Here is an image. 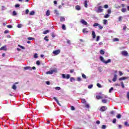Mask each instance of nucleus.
<instances>
[{
  "label": "nucleus",
  "instance_id": "obj_1",
  "mask_svg": "<svg viewBox=\"0 0 129 129\" xmlns=\"http://www.w3.org/2000/svg\"><path fill=\"white\" fill-rule=\"evenodd\" d=\"M100 60L103 62V63H105V64H107V63H110V62H111V59H108L107 61H105L102 56H100Z\"/></svg>",
  "mask_w": 129,
  "mask_h": 129
},
{
  "label": "nucleus",
  "instance_id": "obj_2",
  "mask_svg": "<svg viewBox=\"0 0 129 129\" xmlns=\"http://www.w3.org/2000/svg\"><path fill=\"white\" fill-rule=\"evenodd\" d=\"M57 69H55L54 70H52L51 71H49L46 72V74H53V73H57Z\"/></svg>",
  "mask_w": 129,
  "mask_h": 129
},
{
  "label": "nucleus",
  "instance_id": "obj_3",
  "mask_svg": "<svg viewBox=\"0 0 129 129\" xmlns=\"http://www.w3.org/2000/svg\"><path fill=\"white\" fill-rule=\"evenodd\" d=\"M102 12H103L102 7L99 6L97 8V10H96V12L98 13V14H99V13H102Z\"/></svg>",
  "mask_w": 129,
  "mask_h": 129
},
{
  "label": "nucleus",
  "instance_id": "obj_4",
  "mask_svg": "<svg viewBox=\"0 0 129 129\" xmlns=\"http://www.w3.org/2000/svg\"><path fill=\"white\" fill-rule=\"evenodd\" d=\"M121 54L122 56H125V57H127V56H128V52L126 50H123L121 52Z\"/></svg>",
  "mask_w": 129,
  "mask_h": 129
},
{
  "label": "nucleus",
  "instance_id": "obj_5",
  "mask_svg": "<svg viewBox=\"0 0 129 129\" xmlns=\"http://www.w3.org/2000/svg\"><path fill=\"white\" fill-rule=\"evenodd\" d=\"M61 76L63 79H69L70 78V74H67V76L65 75V74H63L61 75Z\"/></svg>",
  "mask_w": 129,
  "mask_h": 129
},
{
  "label": "nucleus",
  "instance_id": "obj_6",
  "mask_svg": "<svg viewBox=\"0 0 129 129\" xmlns=\"http://www.w3.org/2000/svg\"><path fill=\"white\" fill-rule=\"evenodd\" d=\"M107 109V108L105 107V106H103L100 108L99 110L100 111L103 112L104 111H105V110H106Z\"/></svg>",
  "mask_w": 129,
  "mask_h": 129
},
{
  "label": "nucleus",
  "instance_id": "obj_7",
  "mask_svg": "<svg viewBox=\"0 0 129 129\" xmlns=\"http://www.w3.org/2000/svg\"><path fill=\"white\" fill-rule=\"evenodd\" d=\"M60 49H57L56 50H54L52 52L53 54H54V55H59V54H60Z\"/></svg>",
  "mask_w": 129,
  "mask_h": 129
},
{
  "label": "nucleus",
  "instance_id": "obj_8",
  "mask_svg": "<svg viewBox=\"0 0 129 129\" xmlns=\"http://www.w3.org/2000/svg\"><path fill=\"white\" fill-rule=\"evenodd\" d=\"M0 50L1 51L3 50V51H7V50H8V48H7V46H4L0 48Z\"/></svg>",
  "mask_w": 129,
  "mask_h": 129
},
{
  "label": "nucleus",
  "instance_id": "obj_9",
  "mask_svg": "<svg viewBox=\"0 0 129 129\" xmlns=\"http://www.w3.org/2000/svg\"><path fill=\"white\" fill-rule=\"evenodd\" d=\"M81 23H82V24H83V25H85V26L87 25L88 24L85 20H84L83 19L81 20Z\"/></svg>",
  "mask_w": 129,
  "mask_h": 129
},
{
  "label": "nucleus",
  "instance_id": "obj_10",
  "mask_svg": "<svg viewBox=\"0 0 129 129\" xmlns=\"http://www.w3.org/2000/svg\"><path fill=\"white\" fill-rule=\"evenodd\" d=\"M128 78L127 77H123L119 78L118 80L119 81H121L122 80H125V79H128Z\"/></svg>",
  "mask_w": 129,
  "mask_h": 129
},
{
  "label": "nucleus",
  "instance_id": "obj_11",
  "mask_svg": "<svg viewBox=\"0 0 129 129\" xmlns=\"http://www.w3.org/2000/svg\"><path fill=\"white\" fill-rule=\"evenodd\" d=\"M116 79H117V75H114L112 81H113V82H115V81H116Z\"/></svg>",
  "mask_w": 129,
  "mask_h": 129
},
{
  "label": "nucleus",
  "instance_id": "obj_12",
  "mask_svg": "<svg viewBox=\"0 0 129 129\" xmlns=\"http://www.w3.org/2000/svg\"><path fill=\"white\" fill-rule=\"evenodd\" d=\"M24 70H32V67H25L24 68Z\"/></svg>",
  "mask_w": 129,
  "mask_h": 129
},
{
  "label": "nucleus",
  "instance_id": "obj_13",
  "mask_svg": "<svg viewBox=\"0 0 129 129\" xmlns=\"http://www.w3.org/2000/svg\"><path fill=\"white\" fill-rule=\"evenodd\" d=\"M92 36L93 39H95V37H96V35L95 34V32L92 31Z\"/></svg>",
  "mask_w": 129,
  "mask_h": 129
},
{
  "label": "nucleus",
  "instance_id": "obj_14",
  "mask_svg": "<svg viewBox=\"0 0 129 129\" xmlns=\"http://www.w3.org/2000/svg\"><path fill=\"white\" fill-rule=\"evenodd\" d=\"M75 9L76 10H77V11H80L81 10V8L80 7V6H79V5H77L75 7Z\"/></svg>",
  "mask_w": 129,
  "mask_h": 129
},
{
  "label": "nucleus",
  "instance_id": "obj_15",
  "mask_svg": "<svg viewBox=\"0 0 129 129\" xmlns=\"http://www.w3.org/2000/svg\"><path fill=\"white\" fill-rule=\"evenodd\" d=\"M53 99L55 100V101H56V103H57L58 105H61L60 104V103H59V101L58 100V99H57V98H56L55 97H54Z\"/></svg>",
  "mask_w": 129,
  "mask_h": 129
},
{
  "label": "nucleus",
  "instance_id": "obj_16",
  "mask_svg": "<svg viewBox=\"0 0 129 129\" xmlns=\"http://www.w3.org/2000/svg\"><path fill=\"white\" fill-rule=\"evenodd\" d=\"M70 81L71 82H73V81H75V78H74V77L70 78Z\"/></svg>",
  "mask_w": 129,
  "mask_h": 129
},
{
  "label": "nucleus",
  "instance_id": "obj_17",
  "mask_svg": "<svg viewBox=\"0 0 129 129\" xmlns=\"http://www.w3.org/2000/svg\"><path fill=\"white\" fill-rule=\"evenodd\" d=\"M96 98H97V99H102V98H103V97L102 96L97 95V96H96Z\"/></svg>",
  "mask_w": 129,
  "mask_h": 129
},
{
  "label": "nucleus",
  "instance_id": "obj_18",
  "mask_svg": "<svg viewBox=\"0 0 129 129\" xmlns=\"http://www.w3.org/2000/svg\"><path fill=\"white\" fill-rule=\"evenodd\" d=\"M83 33L84 34H85V33H86V34H87V33H88V31L86 30V28H84L83 29Z\"/></svg>",
  "mask_w": 129,
  "mask_h": 129
},
{
  "label": "nucleus",
  "instance_id": "obj_19",
  "mask_svg": "<svg viewBox=\"0 0 129 129\" xmlns=\"http://www.w3.org/2000/svg\"><path fill=\"white\" fill-rule=\"evenodd\" d=\"M105 53V52H104V51L102 49H101L100 51V54H101V55H104V53Z\"/></svg>",
  "mask_w": 129,
  "mask_h": 129
},
{
  "label": "nucleus",
  "instance_id": "obj_20",
  "mask_svg": "<svg viewBox=\"0 0 129 129\" xmlns=\"http://www.w3.org/2000/svg\"><path fill=\"white\" fill-rule=\"evenodd\" d=\"M88 5H87V1H84V6H85V8H87L88 7Z\"/></svg>",
  "mask_w": 129,
  "mask_h": 129
},
{
  "label": "nucleus",
  "instance_id": "obj_21",
  "mask_svg": "<svg viewBox=\"0 0 129 129\" xmlns=\"http://www.w3.org/2000/svg\"><path fill=\"white\" fill-rule=\"evenodd\" d=\"M12 89L14 90H17V86H16V85H13L12 86Z\"/></svg>",
  "mask_w": 129,
  "mask_h": 129
},
{
  "label": "nucleus",
  "instance_id": "obj_22",
  "mask_svg": "<svg viewBox=\"0 0 129 129\" xmlns=\"http://www.w3.org/2000/svg\"><path fill=\"white\" fill-rule=\"evenodd\" d=\"M46 15L47 17L50 16V10H47Z\"/></svg>",
  "mask_w": 129,
  "mask_h": 129
},
{
  "label": "nucleus",
  "instance_id": "obj_23",
  "mask_svg": "<svg viewBox=\"0 0 129 129\" xmlns=\"http://www.w3.org/2000/svg\"><path fill=\"white\" fill-rule=\"evenodd\" d=\"M110 15L109 14H106L105 16H104V18L105 19H107L108 18H109Z\"/></svg>",
  "mask_w": 129,
  "mask_h": 129
},
{
  "label": "nucleus",
  "instance_id": "obj_24",
  "mask_svg": "<svg viewBox=\"0 0 129 129\" xmlns=\"http://www.w3.org/2000/svg\"><path fill=\"white\" fill-rule=\"evenodd\" d=\"M29 15L30 16H34V15H35V12L34 11H31L30 13H29Z\"/></svg>",
  "mask_w": 129,
  "mask_h": 129
},
{
  "label": "nucleus",
  "instance_id": "obj_25",
  "mask_svg": "<svg viewBox=\"0 0 129 129\" xmlns=\"http://www.w3.org/2000/svg\"><path fill=\"white\" fill-rule=\"evenodd\" d=\"M103 24L104 25H106L107 24V20L106 19L103 20Z\"/></svg>",
  "mask_w": 129,
  "mask_h": 129
},
{
  "label": "nucleus",
  "instance_id": "obj_26",
  "mask_svg": "<svg viewBox=\"0 0 129 129\" xmlns=\"http://www.w3.org/2000/svg\"><path fill=\"white\" fill-rule=\"evenodd\" d=\"M117 118H121V114H118L116 116Z\"/></svg>",
  "mask_w": 129,
  "mask_h": 129
},
{
  "label": "nucleus",
  "instance_id": "obj_27",
  "mask_svg": "<svg viewBox=\"0 0 129 129\" xmlns=\"http://www.w3.org/2000/svg\"><path fill=\"white\" fill-rule=\"evenodd\" d=\"M98 26H99V24L97 23H95L93 24V27H98Z\"/></svg>",
  "mask_w": 129,
  "mask_h": 129
},
{
  "label": "nucleus",
  "instance_id": "obj_28",
  "mask_svg": "<svg viewBox=\"0 0 129 129\" xmlns=\"http://www.w3.org/2000/svg\"><path fill=\"white\" fill-rule=\"evenodd\" d=\"M98 27L99 29H100V30H102L103 29V26H102L101 25H100V24H99V25H98Z\"/></svg>",
  "mask_w": 129,
  "mask_h": 129
},
{
  "label": "nucleus",
  "instance_id": "obj_29",
  "mask_svg": "<svg viewBox=\"0 0 129 129\" xmlns=\"http://www.w3.org/2000/svg\"><path fill=\"white\" fill-rule=\"evenodd\" d=\"M81 100L82 103H86V100L85 99H82Z\"/></svg>",
  "mask_w": 129,
  "mask_h": 129
},
{
  "label": "nucleus",
  "instance_id": "obj_30",
  "mask_svg": "<svg viewBox=\"0 0 129 129\" xmlns=\"http://www.w3.org/2000/svg\"><path fill=\"white\" fill-rule=\"evenodd\" d=\"M49 32H50V31L49 30H45L43 32V34L44 35H46V34H48V33H49Z\"/></svg>",
  "mask_w": 129,
  "mask_h": 129
},
{
  "label": "nucleus",
  "instance_id": "obj_31",
  "mask_svg": "<svg viewBox=\"0 0 129 129\" xmlns=\"http://www.w3.org/2000/svg\"><path fill=\"white\" fill-rule=\"evenodd\" d=\"M121 11L122 13H125V12H126V9L124 8H122Z\"/></svg>",
  "mask_w": 129,
  "mask_h": 129
},
{
  "label": "nucleus",
  "instance_id": "obj_32",
  "mask_svg": "<svg viewBox=\"0 0 129 129\" xmlns=\"http://www.w3.org/2000/svg\"><path fill=\"white\" fill-rule=\"evenodd\" d=\"M65 21V18L64 17H60V22H64Z\"/></svg>",
  "mask_w": 129,
  "mask_h": 129
},
{
  "label": "nucleus",
  "instance_id": "obj_33",
  "mask_svg": "<svg viewBox=\"0 0 129 129\" xmlns=\"http://www.w3.org/2000/svg\"><path fill=\"white\" fill-rule=\"evenodd\" d=\"M122 20V17L119 16V17H118V21H119V22H121Z\"/></svg>",
  "mask_w": 129,
  "mask_h": 129
},
{
  "label": "nucleus",
  "instance_id": "obj_34",
  "mask_svg": "<svg viewBox=\"0 0 129 129\" xmlns=\"http://www.w3.org/2000/svg\"><path fill=\"white\" fill-rule=\"evenodd\" d=\"M62 29L64 30H66V26H65V25L64 24H63L62 25Z\"/></svg>",
  "mask_w": 129,
  "mask_h": 129
},
{
  "label": "nucleus",
  "instance_id": "obj_35",
  "mask_svg": "<svg viewBox=\"0 0 129 129\" xmlns=\"http://www.w3.org/2000/svg\"><path fill=\"white\" fill-rule=\"evenodd\" d=\"M107 13L109 15V14H111V9H109L107 10Z\"/></svg>",
  "mask_w": 129,
  "mask_h": 129
},
{
  "label": "nucleus",
  "instance_id": "obj_36",
  "mask_svg": "<svg viewBox=\"0 0 129 129\" xmlns=\"http://www.w3.org/2000/svg\"><path fill=\"white\" fill-rule=\"evenodd\" d=\"M102 102H103V103H106V102H107V100L106 99H103L102 100Z\"/></svg>",
  "mask_w": 129,
  "mask_h": 129
},
{
  "label": "nucleus",
  "instance_id": "obj_37",
  "mask_svg": "<svg viewBox=\"0 0 129 129\" xmlns=\"http://www.w3.org/2000/svg\"><path fill=\"white\" fill-rule=\"evenodd\" d=\"M92 87H93V85H90L88 86V88H89V89H91Z\"/></svg>",
  "mask_w": 129,
  "mask_h": 129
},
{
  "label": "nucleus",
  "instance_id": "obj_38",
  "mask_svg": "<svg viewBox=\"0 0 129 129\" xmlns=\"http://www.w3.org/2000/svg\"><path fill=\"white\" fill-rule=\"evenodd\" d=\"M112 90H113V87L110 88V89L109 90V93H111V91H112Z\"/></svg>",
  "mask_w": 129,
  "mask_h": 129
},
{
  "label": "nucleus",
  "instance_id": "obj_39",
  "mask_svg": "<svg viewBox=\"0 0 129 129\" xmlns=\"http://www.w3.org/2000/svg\"><path fill=\"white\" fill-rule=\"evenodd\" d=\"M120 84H121V86H122V88H124V85L123 84V82H121Z\"/></svg>",
  "mask_w": 129,
  "mask_h": 129
},
{
  "label": "nucleus",
  "instance_id": "obj_40",
  "mask_svg": "<svg viewBox=\"0 0 129 129\" xmlns=\"http://www.w3.org/2000/svg\"><path fill=\"white\" fill-rule=\"evenodd\" d=\"M82 76L83 78H84V79H86V76L84 74H83L82 75Z\"/></svg>",
  "mask_w": 129,
  "mask_h": 129
},
{
  "label": "nucleus",
  "instance_id": "obj_41",
  "mask_svg": "<svg viewBox=\"0 0 129 129\" xmlns=\"http://www.w3.org/2000/svg\"><path fill=\"white\" fill-rule=\"evenodd\" d=\"M97 86L98 87H99V88H101V87H102L101 85H100V84H99V83L97 84Z\"/></svg>",
  "mask_w": 129,
  "mask_h": 129
},
{
  "label": "nucleus",
  "instance_id": "obj_42",
  "mask_svg": "<svg viewBox=\"0 0 129 129\" xmlns=\"http://www.w3.org/2000/svg\"><path fill=\"white\" fill-rule=\"evenodd\" d=\"M19 47H20V48H21V49H23V50H25V47L20 45H18Z\"/></svg>",
  "mask_w": 129,
  "mask_h": 129
},
{
  "label": "nucleus",
  "instance_id": "obj_43",
  "mask_svg": "<svg viewBox=\"0 0 129 129\" xmlns=\"http://www.w3.org/2000/svg\"><path fill=\"white\" fill-rule=\"evenodd\" d=\"M100 38V36H97V38H96V41L98 42V41H99V39Z\"/></svg>",
  "mask_w": 129,
  "mask_h": 129
},
{
  "label": "nucleus",
  "instance_id": "obj_44",
  "mask_svg": "<svg viewBox=\"0 0 129 129\" xmlns=\"http://www.w3.org/2000/svg\"><path fill=\"white\" fill-rule=\"evenodd\" d=\"M55 89V90H60V89H61V88H60L59 87H56Z\"/></svg>",
  "mask_w": 129,
  "mask_h": 129
},
{
  "label": "nucleus",
  "instance_id": "obj_45",
  "mask_svg": "<svg viewBox=\"0 0 129 129\" xmlns=\"http://www.w3.org/2000/svg\"><path fill=\"white\" fill-rule=\"evenodd\" d=\"M7 28H9V29H12V28H13V26L11 25H7Z\"/></svg>",
  "mask_w": 129,
  "mask_h": 129
},
{
  "label": "nucleus",
  "instance_id": "obj_46",
  "mask_svg": "<svg viewBox=\"0 0 129 129\" xmlns=\"http://www.w3.org/2000/svg\"><path fill=\"white\" fill-rule=\"evenodd\" d=\"M128 122L127 121H125L124 122V125L126 126H128Z\"/></svg>",
  "mask_w": 129,
  "mask_h": 129
},
{
  "label": "nucleus",
  "instance_id": "obj_47",
  "mask_svg": "<svg viewBox=\"0 0 129 129\" xmlns=\"http://www.w3.org/2000/svg\"><path fill=\"white\" fill-rule=\"evenodd\" d=\"M85 107H86V108H89V104H86Z\"/></svg>",
  "mask_w": 129,
  "mask_h": 129
},
{
  "label": "nucleus",
  "instance_id": "obj_48",
  "mask_svg": "<svg viewBox=\"0 0 129 129\" xmlns=\"http://www.w3.org/2000/svg\"><path fill=\"white\" fill-rule=\"evenodd\" d=\"M101 128L102 129H105L106 128V126L105 125H102Z\"/></svg>",
  "mask_w": 129,
  "mask_h": 129
},
{
  "label": "nucleus",
  "instance_id": "obj_49",
  "mask_svg": "<svg viewBox=\"0 0 129 129\" xmlns=\"http://www.w3.org/2000/svg\"><path fill=\"white\" fill-rule=\"evenodd\" d=\"M104 8V9H108V5H105Z\"/></svg>",
  "mask_w": 129,
  "mask_h": 129
},
{
  "label": "nucleus",
  "instance_id": "obj_50",
  "mask_svg": "<svg viewBox=\"0 0 129 129\" xmlns=\"http://www.w3.org/2000/svg\"><path fill=\"white\" fill-rule=\"evenodd\" d=\"M44 40H45V41H49V39H48V37L47 36H45L44 38Z\"/></svg>",
  "mask_w": 129,
  "mask_h": 129
},
{
  "label": "nucleus",
  "instance_id": "obj_51",
  "mask_svg": "<svg viewBox=\"0 0 129 129\" xmlns=\"http://www.w3.org/2000/svg\"><path fill=\"white\" fill-rule=\"evenodd\" d=\"M114 41L115 42H118V41H119V39H118V38H115L114 39Z\"/></svg>",
  "mask_w": 129,
  "mask_h": 129
},
{
  "label": "nucleus",
  "instance_id": "obj_52",
  "mask_svg": "<svg viewBox=\"0 0 129 129\" xmlns=\"http://www.w3.org/2000/svg\"><path fill=\"white\" fill-rule=\"evenodd\" d=\"M113 123H116V118H114L113 121H112Z\"/></svg>",
  "mask_w": 129,
  "mask_h": 129
},
{
  "label": "nucleus",
  "instance_id": "obj_53",
  "mask_svg": "<svg viewBox=\"0 0 129 129\" xmlns=\"http://www.w3.org/2000/svg\"><path fill=\"white\" fill-rule=\"evenodd\" d=\"M28 40H35V38L33 37H28Z\"/></svg>",
  "mask_w": 129,
  "mask_h": 129
},
{
  "label": "nucleus",
  "instance_id": "obj_54",
  "mask_svg": "<svg viewBox=\"0 0 129 129\" xmlns=\"http://www.w3.org/2000/svg\"><path fill=\"white\" fill-rule=\"evenodd\" d=\"M25 14L26 15H28V14H29V9L26 10Z\"/></svg>",
  "mask_w": 129,
  "mask_h": 129
},
{
  "label": "nucleus",
  "instance_id": "obj_55",
  "mask_svg": "<svg viewBox=\"0 0 129 129\" xmlns=\"http://www.w3.org/2000/svg\"><path fill=\"white\" fill-rule=\"evenodd\" d=\"M71 107L72 110H75V107H74V106H71Z\"/></svg>",
  "mask_w": 129,
  "mask_h": 129
},
{
  "label": "nucleus",
  "instance_id": "obj_56",
  "mask_svg": "<svg viewBox=\"0 0 129 129\" xmlns=\"http://www.w3.org/2000/svg\"><path fill=\"white\" fill-rule=\"evenodd\" d=\"M34 57L36 58H38V54L37 53H35Z\"/></svg>",
  "mask_w": 129,
  "mask_h": 129
},
{
  "label": "nucleus",
  "instance_id": "obj_57",
  "mask_svg": "<svg viewBox=\"0 0 129 129\" xmlns=\"http://www.w3.org/2000/svg\"><path fill=\"white\" fill-rule=\"evenodd\" d=\"M13 16H17V12H16V11H13Z\"/></svg>",
  "mask_w": 129,
  "mask_h": 129
},
{
  "label": "nucleus",
  "instance_id": "obj_58",
  "mask_svg": "<svg viewBox=\"0 0 129 129\" xmlns=\"http://www.w3.org/2000/svg\"><path fill=\"white\" fill-rule=\"evenodd\" d=\"M22 26L23 25L22 24H18L17 27L18 28H22Z\"/></svg>",
  "mask_w": 129,
  "mask_h": 129
},
{
  "label": "nucleus",
  "instance_id": "obj_59",
  "mask_svg": "<svg viewBox=\"0 0 129 129\" xmlns=\"http://www.w3.org/2000/svg\"><path fill=\"white\" fill-rule=\"evenodd\" d=\"M114 113H115V111H114V110L111 111L110 112L111 114H114Z\"/></svg>",
  "mask_w": 129,
  "mask_h": 129
},
{
  "label": "nucleus",
  "instance_id": "obj_60",
  "mask_svg": "<svg viewBox=\"0 0 129 129\" xmlns=\"http://www.w3.org/2000/svg\"><path fill=\"white\" fill-rule=\"evenodd\" d=\"M36 64H37V65H40L41 63L40 62V61H39V60H37V61H36Z\"/></svg>",
  "mask_w": 129,
  "mask_h": 129
},
{
  "label": "nucleus",
  "instance_id": "obj_61",
  "mask_svg": "<svg viewBox=\"0 0 129 129\" xmlns=\"http://www.w3.org/2000/svg\"><path fill=\"white\" fill-rule=\"evenodd\" d=\"M77 80H78V81L80 82V81H81V78L80 77H78Z\"/></svg>",
  "mask_w": 129,
  "mask_h": 129
},
{
  "label": "nucleus",
  "instance_id": "obj_62",
  "mask_svg": "<svg viewBox=\"0 0 129 129\" xmlns=\"http://www.w3.org/2000/svg\"><path fill=\"white\" fill-rule=\"evenodd\" d=\"M15 8H20V5L19 4L15 5Z\"/></svg>",
  "mask_w": 129,
  "mask_h": 129
},
{
  "label": "nucleus",
  "instance_id": "obj_63",
  "mask_svg": "<svg viewBox=\"0 0 129 129\" xmlns=\"http://www.w3.org/2000/svg\"><path fill=\"white\" fill-rule=\"evenodd\" d=\"M70 73H73L74 72V69H72L70 71Z\"/></svg>",
  "mask_w": 129,
  "mask_h": 129
},
{
  "label": "nucleus",
  "instance_id": "obj_64",
  "mask_svg": "<svg viewBox=\"0 0 129 129\" xmlns=\"http://www.w3.org/2000/svg\"><path fill=\"white\" fill-rule=\"evenodd\" d=\"M8 33H9V30H5L4 32V34H8Z\"/></svg>",
  "mask_w": 129,
  "mask_h": 129
}]
</instances>
